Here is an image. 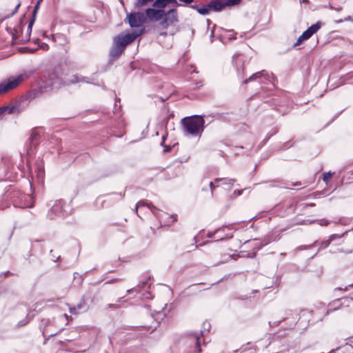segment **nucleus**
I'll list each match as a JSON object with an SVG mask.
<instances>
[{
    "instance_id": "423d86ee",
    "label": "nucleus",
    "mask_w": 353,
    "mask_h": 353,
    "mask_svg": "<svg viewBox=\"0 0 353 353\" xmlns=\"http://www.w3.org/2000/svg\"><path fill=\"white\" fill-rule=\"evenodd\" d=\"M226 230H236V228L235 224H230L228 225H223L221 228H219L213 231H208L207 232V237L209 239H214V241H221L226 239H229L232 238V232L225 234L224 235L219 234V233L222 232H225Z\"/></svg>"
},
{
    "instance_id": "f704fd0d",
    "label": "nucleus",
    "mask_w": 353,
    "mask_h": 353,
    "mask_svg": "<svg viewBox=\"0 0 353 353\" xmlns=\"http://www.w3.org/2000/svg\"><path fill=\"white\" fill-rule=\"evenodd\" d=\"M21 6V1L20 0H18V3L16 5L15 8H14V10L12 12V13L8 16L9 17H12L13 15H14L19 10V8Z\"/></svg>"
},
{
    "instance_id": "f8f14e48",
    "label": "nucleus",
    "mask_w": 353,
    "mask_h": 353,
    "mask_svg": "<svg viewBox=\"0 0 353 353\" xmlns=\"http://www.w3.org/2000/svg\"><path fill=\"white\" fill-rule=\"evenodd\" d=\"M41 135L37 129H33L30 133L27 143V154L29 156L32 155L37 147L40 143Z\"/></svg>"
},
{
    "instance_id": "72a5a7b5",
    "label": "nucleus",
    "mask_w": 353,
    "mask_h": 353,
    "mask_svg": "<svg viewBox=\"0 0 353 353\" xmlns=\"http://www.w3.org/2000/svg\"><path fill=\"white\" fill-rule=\"evenodd\" d=\"M301 35L302 38H304L305 40L309 39L312 36V34L307 29L305 31H304Z\"/></svg>"
},
{
    "instance_id": "c85d7f7f",
    "label": "nucleus",
    "mask_w": 353,
    "mask_h": 353,
    "mask_svg": "<svg viewBox=\"0 0 353 353\" xmlns=\"http://www.w3.org/2000/svg\"><path fill=\"white\" fill-rule=\"evenodd\" d=\"M330 243H331V241L329 239L321 242L319 243V251L327 248L329 246V245L330 244Z\"/></svg>"
},
{
    "instance_id": "680f3d73",
    "label": "nucleus",
    "mask_w": 353,
    "mask_h": 353,
    "mask_svg": "<svg viewBox=\"0 0 353 353\" xmlns=\"http://www.w3.org/2000/svg\"><path fill=\"white\" fill-rule=\"evenodd\" d=\"M26 323H27V322H24V323L20 322L19 325L20 326L25 325Z\"/></svg>"
},
{
    "instance_id": "c9c22d12",
    "label": "nucleus",
    "mask_w": 353,
    "mask_h": 353,
    "mask_svg": "<svg viewBox=\"0 0 353 353\" xmlns=\"http://www.w3.org/2000/svg\"><path fill=\"white\" fill-rule=\"evenodd\" d=\"M344 235V234H332L329 236V239L331 241V242L335 239H340Z\"/></svg>"
},
{
    "instance_id": "79ce46f5",
    "label": "nucleus",
    "mask_w": 353,
    "mask_h": 353,
    "mask_svg": "<svg viewBox=\"0 0 353 353\" xmlns=\"http://www.w3.org/2000/svg\"><path fill=\"white\" fill-rule=\"evenodd\" d=\"M318 222H319V225H323V226L327 225L330 223V221L326 219H321V220H319Z\"/></svg>"
},
{
    "instance_id": "5fc2aeb1",
    "label": "nucleus",
    "mask_w": 353,
    "mask_h": 353,
    "mask_svg": "<svg viewBox=\"0 0 353 353\" xmlns=\"http://www.w3.org/2000/svg\"><path fill=\"white\" fill-rule=\"evenodd\" d=\"M222 181H226V180L225 179V178H216L214 179V183H219V182H221Z\"/></svg>"
},
{
    "instance_id": "4468645a",
    "label": "nucleus",
    "mask_w": 353,
    "mask_h": 353,
    "mask_svg": "<svg viewBox=\"0 0 353 353\" xmlns=\"http://www.w3.org/2000/svg\"><path fill=\"white\" fill-rule=\"evenodd\" d=\"M144 14L145 16V20L148 19L152 21H161L163 15H165V10L148 8L145 10Z\"/></svg>"
},
{
    "instance_id": "e2e57ef3",
    "label": "nucleus",
    "mask_w": 353,
    "mask_h": 353,
    "mask_svg": "<svg viewBox=\"0 0 353 353\" xmlns=\"http://www.w3.org/2000/svg\"><path fill=\"white\" fill-rule=\"evenodd\" d=\"M207 23L209 26L212 23V21L210 19H207Z\"/></svg>"
},
{
    "instance_id": "39448f33",
    "label": "nucleus",
    "mask_w": 353,
    "mask_h": 353,
    "mask_svg": "<svg viewBox=\"0 0 353 353\" xmlns=\"http://www.w3.org/2000/svg\"><path fill=\"white\" fill-rule=\"evenodd\" d=\"M24 80L23 74L10 77L0 83V95L5 94L18 87Z\"/></svg>"
},
{
    "instance_id": "6e6d98bb",
    "label": "nucleus",
    "mask_w": 353,
    "mask_h": 353,
    "mask_svg": "<svg viewBox=\"0 0 353 353\" xmlns=\"http://www.w3.org/2000/svg\"><path fill=\"white\" fill-rule=\"evenodd\" d=\"M215 27H216V25H214L212 29L211 30V34H210L211 38H212L214 37V32Z\"/></svg>"
},
{
    "instance_id": "7ed1b4c3",
    "label": "nucleus",
    "mask_w": 353,
    "mask_h": 353,
    "mask_svg": "<svg viewBox=\"0 0 353 353\" xmlns=\"http://www.w3.org/2000/svg\"><path fill=\"white\" fill-rule=\"evenodd\" d=\"M266 103L281 115L288 113L291 108V102L288 99L287 94L283 91H277L269 100H266Z\"/></svg>"
},
{
    "instance_id": "412c9836",
    "label": "nucleus",
    "mask_w": 353,
    "mask_h": 353,
    "mask_svg": "<svg viewBox=\"0 0 353 353\" xmlns=\"http://www.w3.org/2000/svg\"><path fill=\"white\" fill-rule=\"evenodd\" d=\"M263 71L264 70L257 72L252 74L249 78L245 79L243 81V83H248V82H251V81H256L259 83H262L263 82Z\"/></svg>"
},
{
    "instance_id": "3c124183",
    "label": "nucleus",
    "mask_w": 353,
    "mask_h": 353,
    "mask_svg": "<svg viewBox=\"0 0 353 353\" xmlns=\"http://www.w3.org/2000/svg\"><path fill=\"white\" fill-rule=\"evenodd\" d=\"M179 1L185 4H190L194 1V0H179Z\"/></svg>"
},
{
    "instance_id": "e433bc0d",
    "label": "nucleus",
    "mask_w": 353,
    "mask_h": 353,
    "mask_svg": "<svg viewBox=\"0 0 353 353\" xmlns=\"http://www.w3.org/2000/svg\"><path fill=\"white\" fill-rule=\"evenodd\" d=\"M190 8L192 9L196 10L198 12V13H199V10L203 8V4H201V5H198V4L190 5Z\"/></svg>"
},
{
    "instance_id": "5701e85b",
    "label": "nucleus",
    "mask_w": 353,
    "mask_h": 353,
    "mask_svg": "<svg viewBox=\"0 0 353 353\" xmlns=\"http://www.w3.org/2000/svg\"><path fill=\"white\" fill-rule=\"evenodd\" d=\"M200 337L197 335H195L192 338V342L194 343V350H191L189 353H199L201 352V349L200 347Z\"/></svg>"
},
{
    "instance_id": "6ab92c4d",
    "label": "nucleus",
    "mask_w": 353,
    "mask_h": 353,
    "mask_svg": "<svg viewBox=\"0 0 353 353\" xmlns=\"http://www.w3.org/2000/svg\"><path fill=\"white\" fill-rule=\"evenodd\" d=\"M168 4H173L176 6H181V4L178 3L177 0H154L152 6L154 7L162 8Z\"/></svg>"
},
{
    "instance_id": "69168bd1",
    "label": "nucleus",
    "mask_w": 353,
    "mask_h": 353,
    "mask_svg": "<svg viewBox=\"0 0 353 353\" xmlns=\"http://www.w3.org/2000/svg\"><path fill=\"white\" fill-rule=\"evenodd\" d=\"M109 307H114V308L116 307L115 305H113V304H110Z\"/></svg>"
},
{
    "instance_id": "13d9d810",
    "label": "nucleus",
    "mask_w": 353,
    "mask_h": 353,
    "mask_svg": "<svg viewBox=\"0 0 353 353\" xmlns=\"http://www.w3.org/2000/svg\"><path fill=\"white\" fill-rule=\"evenodd\" d=\"M170 146H165L163 149L164 152H169L170 150Z\"/></svg>"
},
{
    "instance_id": "4d7b16f0",
    "label": "nucleus",
    "mask_w": 353,
    "mask_h": 353,
    "mask_svg": "<svg viewBox=\"0 0 353 353\" xmlns=\"http://www.w3.org/2000/svg\"><path fill=\"white\" fill-rule=\"evenodd\" d=\"M121 262L122 263H129V262H131V261L129 260V257H127V258H125L124 259H122Z\"/></svg>"
},
{
    "instance_id": "0eeeda50",
    "label": "nucleus",
    "mask_w": 353,
    "mask_h": 353,
    "mask_svg": "<svg viewBox=\"0 0 353 353\" xmlns=\"http://www.w3.org/2000/svg\"><path fill=\"white\" fill-rule=\"evenodd\" d=\"M147 205L151 210L152 214L159 219H163L165 216H168L169 220L166 221V225H169L176 221V215H168L167 213L158 212L159 210L152 203H147L145 201H139L135 207V212H137L138 208Z\"/></svg>"
},
{
    "instance_id": "b1692460",
    "label": "nucleus",
    "mask_w": 353,
    "mask_h": 353,
    "mask_svg": "<svg viewBox=\"0 0 353 353\" xmlns=\"http://www.w3.org/2000/svg\"><path fill=\"white\" fill-rule=\"evenodd\" d=\"M34 19H30V21L28 23V28H27V35L26 39H22V41L24 42H27L30 40V37L32 32V28L34 25Z\"/></svg>"
},
{
    "instance_id": "cd10ccee",
    "label": "nucleus",
    "mask_w": 353,
    "mask_h": 353,
    "mask_svg": "<svg viewBox=\"0 0 353 353\" xmlns=\"http://www.w3.org/2000/svg\"><path fill=\"white\" fill-rule=\"evenodd\" d=\"M49 323H50V321L48 319H43L41 321V324L40 327L42 330V334H43V336H45L46 328Z\"/></svg>"
},
{
    "instance_id": "4be33fe9",
    "label": "nucleus",
    "mask_w": 353,
    "mask_h": 353,
    "mask_svg": "<svg viewBox=\"0 0 353 353\" xmlns=\"http://www.w3.org/2000/svg\"><path fill=\"white\" fill-rule=\"evenodd\" d=\"M86 305L84 301H82L80 303L77 304L76 306L70 307V312L73 314H78L81 310H86Z\"/></svg>"
},
{
    "instance_id": "a19ab883",
    "label": "nucleus",
    "mask_w": 353,
    "mask_h": 353,
    "mask_svg": "<svg viewBox=\"0 0 353 353\" xmlns=\"http://www.w3.org/2000/svg\"><path fill=\"white\" fill-rule=\"evenodd\" d=\"M244 190H236L233 192V197H237L242 194Z\"/></svg>"
},
{
    "instance_id": "0e129e2a",
    "label": "nucleus",
    "mask_w": 353,
    "mask_h": 353,
    "mask_svg": "<svg viewBox=\"0 0 353 353\" xmlns=\"http://www.w3.org/2000/svg\"><path fill=\"white\" fill-rule=\"evenodd\" d=\"M269 82H270V80H268V79L266 78V83H265L266 88L268 87Z\"/></svg>"
},
{
    "instance_id": "a878e982",
    "label": "nucleus",
    "mask_w": 353,
    "mask_h": 353,
    "mask_svg": "<svg viewBox=\"0 0 353 353\" xmlns=\"http://www.w3.org/2000/svg\"><path fill=\"white\" fill-rule=\"evenodd\" d=\"M241 0H223L224 8L227 6H234L240 3Z\"/></svg>"
},
{
    "instance_id": "6e6552de",
    "label": "nucleus",
    "mask_w": 353,
    "mask_h": 353,
    "mask_svg": "<svg viewBox=\"0 0 353 353\" xmlns=\"http://www.w3.org/2000/svg\"><path fill=\"white\" fill-rule=\"evenodd\" d=\"M43 92L44 90L41 87L30 90L19 98V107L26 108L32 100L40 97Z\"/></svg>"
},
{
    "instance_id": "ddd939ff",
    "label": "nucleus",
    "mask_w": 353,
    "mask_h": 353,
    "mask_svg": "<svg viewBox=\"0 0 353 353\" xmlns=\"http://www.w3.org/2000/svg\"><path fill=\"white\" fill-rule=\"evenodd\" d=\"M178 21L177 10L176 8H171L167 12L165 11V15L160 22L161 26L166 28Z\"/></svg>"
},
{
    "instance_id": "f03ea898",
    "label": "nucleus",
    "mask_w": 353,
    "mask_h": 353,
    "mask_svg": "<svg viewBox=\"0 0 353 353\" xmlns=\"http://www.w3.org/2000/svg\"><path fill=\"white\" fill-rule=\"evenodd\" d=\"M181 125L185 134L200 137L205 129V121L201 115H192L181 119Z\"/></svg>"
},
{
    "instance_id": "f257e3e1",
    "label": "nucleus",
    "mask_w": 353,
    "mask_h": 353,
    "mask_svg": "<svg viewBox=\"0 0 353 353\" xmlns=\"http://www.w3.org/2000/svg\"><path fill=\"white\" fill-rule=\"evenodd\" d=\"M145 28L140 30H132L128 32H121L114 37L113 45L110 50V59H117L124 51L126 46L132 43L138 37L143 34Z\"/></svg>"
},
{
    "instance_id": "a211bd4d",
    "label": "nucleus",
    "mask_w": 353,
    "mask_h": 353,
    "mask_svg": "<svg viewBox=\"0 0 353 353\" xmlns=\"http://www.w3.org/2000/svg\"><path fill=\"white\" fill-rule=\"evenodd\" d=\"M233 64L236 67V73L239 77L242 78L243 77V65L241 59L239 56L233 57L232 60Z\"/></svg>"
},
{
    "instance_id": "393cba45",
    "label": "nucleus",
    "mask_w": 353,
    "mask_h": 353,
    "mask_svg": "<svg viewBox=\"0 0 353 353\" xmlns=\"http://www.w3.org/2000/svg\"><path fill=\"white\" fill-rule=\"evenodd\" d=\"M154 0H137L136 3H134V6L137 8H139L143 6H147L151 2H154Z\"/></svg>"
},
{
    "instance_id": "bf43d9fd",
    "label": "nucleus",
    "mask_w": 353,
    "mask_h": 353,
    "mask_svg": "<svg viewBox=\"0 0 353 353\" xmlns=\"http://www.w3.org/2000/svg\"><path fill=\"white\" fill-rule=\"evenodd\" d=\"M43 1V0H37L36 4L34 5V6H37L38 8H39L40 6V4Z\"/></svg>"
},
{
    "instance_id": "49530a36",
    "label": "nucleus",
    "mask_w": 353,
    "mask_h": 353,
    "mask_svg": "<svg viewBox=\"0 0 353 353\" xmlns=\"http://www.w3.org/2000/svg\"><path fill=\"white\" fill-rule=\"evenodd\" d=\"M39 48L44 50H48L49 48V46L47 43L42 42L40 43Z\"/></svg>"
},
{
    "instance_id": "58836bf2",
    "label": "nucleus",
    "mask_w": 353,
    "mask_h": 353,
    "mask_svg": "<svg viewBox=\"0 0 353 353\" xmlns=\"http://www.w3.org/2000/svg\"><path fill=\"white\" fill-rule=\"evenodd\" d=\"M352 21V17L350 16H348V17L344 18L343 19H341L339 20H335L334 22L336 23H343V21Z\"/></svg>"
},
{
    "instance_id": "4c0bfd02",
    "label": "nucleus",
    "mask_w": 353,
    "mask_h": 353,
    "mask_svg": "<svg viewBox=\"0 0 353 353\" xmlns=\"http://www.w3.org/2000/svg\"><path fill=\"white\" fill-rule=\"evenodd\" d=\"M117 102H119L120 103V99H116L115 101V103H114V114H117L118 112L119 111L120 108H121V105H119L117 108Z\"/></svg>"
},
{
    "instance_id": "c03bdc74",
    "label": "nucleus",
    "mask_w": 353,
    "mask_h": 353,
    "mask_svg": "<svg viewBox=\"0 0 353 353\" xmlns=\"http://www.w3.org/2000/svg\"><path fill=\"white\" fill-rule=\"evenodd\" d=\"M39 9V8H38L37 6L34 7V10L32 12V18L31 19H34V21H35L36 16H37Z\"/></svg>"
},
{
    "instance_id": "052dcab7",
    "label": "nucleus",
    "mask_w": 353,
    "mask_h": 353,
    "mask_svg": "<svg viewBox=\"0 0 353 353\" xmlns=\"http://www.w3.org/2000/svg\"><path fill=\"white\" fill-rule=\"evenodd\" d=\"M165 139V135H163V136L162 137V142H161V145H163V143L164 142Z\"/></svg>"
},
{
    "instance_id": "a18cd8bd",
    "label": "nucleus",
    "mask_w": 353,
    "mask_h": 353,
    "mask_svg": "<svg viewBox=\"0 0 353 353\" xmlns=\"http://www.w3.org/2000/svg\"><path fill=\"white\" fill-rule=\"evenodd\" d=\"M44 174V170L43 168H37V175L39 177H42Z\"/></svg>"
},
{
    "instance_id": "8fccbe9b",
    "label": "nucleus",
    "mask_w": 353,
    "mask_h": 353,
    "mask_svg": "<svg viewBox=\"0 0 353 353\" xmlns=\"http://www.w3.org/2000/svg\"><path fill=\"white\" fill-rule=\"evenodd\" d=\"M36 51V49H31L30 48H24V52H28L29 53H34Z\"/></svg>"
},
{
    "instance_id": "20e7f679",
    "label": "nucleus",
    "mask_w": 353,
    "mask_h": 353,
    "mask_svg": "<svg viewBox=\"0 0 353 353\" xmlns=\"http://www.w3.org/2000/svg\"><path fill=\"white\" fill-rule=\"evenodd\" d=\"M10 199L16 208H32L34 205L33 198L30 194H23L21 192H14Z\"/></svg>"
},
{
    "instance_id": "473e14b6",
    "label": "nucleus",
    "mask_w": 353,
    "mask_h": 353,
    "mask_svg": "<svg viewBox=\"0 0 353 353\" xmlns=\"http://www.w3.org/2000/svg\"><path fill=\"white\" fill-rule=\"evenodd\" d=\"M226 181H222L223 184L228 185V188L230 189L232 185H233L234 182L235 181V179H225Z\"/></svg>"
},
{
    "instance_id": "bb28decb",
    "label": "nucleus",
    "mask_w": 353,
    "mask_h": 353,
    "mask_svg": "<svg viewBox=\"0 0 353 353\" xmlns=\"http://www.w3.org/2000/svg\"><path fill=\"white\" fill-rule=\"evenodd\" d=\"M320 28H321V23L317 22L315 24H313L310 27H309L307 28V30L313 35L315 32H316L320 29Z\"/></svg>"
},
{
    "instance_id": "aec40b11",
    "label": "nucleus",
    "mask_w": 353,
    "mask_h": 353,
    "mask_svg": "<svg viewBox=\"0 0 353 353\" xmlns=\"http://www.w3.org/2000/svg\"><path fill=\"white\" fill-rule=\"evenodd\" d=\"M48 81V83L51 86L52 89L59 88L62 83L61 79L58 77L54 73H51L49 74Z\"/></svg>"
},
{
    "instance_id": "f3484780",
    "label": "nucleus",
    "mask_w": 353,
    "mask_h": 353,
    "mask_svg": "<svg viewBox=\"0 0 353 353\" xmlns=\"http://www.w3.org/2000/svg\"><path fill=\"white\" fill-rule=\"evenodd\" d=\"M25 108L19 107V99L16 102L14 105L12 106H4L0 108V115H1L5 111H8V114H13L16 112H20Z\"/></svg>"
},
{
    "instance_id": "338daca9",
    "label": "nucleus",
    "mask_w": 353,
    "mask_h": 353,
    "mask_svg": "<svg viewBox=\"0 0 353 353\" xmlns=\"http://www.w3.org/2000/svg\"><path fill=\"white\" fill-rule=\"evenodd\" d=\"M203 325H204V326L208 325V327H210V324H209V323H203Z\"/></svg>"
},
{
    "instance_id": "603ef678",
    "label": "nucleus",
    "mask_w": 353,
    "mask_h": 353,
    "mask_svg": "<svg viewBox=\"0 0 353 353\" xmlns=\"http://www.w3.org/2000/svg\"><path fill=\"white\" fill-rule=\"evenodd\" d=\"M330 8L331 10H336L337 12H340L341 10H342V7L334 8L332 5H330Z\"/></svg>"
},
{
    "instance_id": "37998d69",
    "label": "nucleus",
    "mask_w": 353,
    "mask_h": 353,
    "mask_svg": "<svg viewBox=\"0 0 353 353\" xmlns=\"http://www.w3.org/2000/svg\"><path fill=\"white\" fill-rule=\"evenodd\" d=\"M209 186L210 188L211 194L213 195V192L214 189L216 188V185H214V183L213 181H210L209 183Z\"/></svg>"
},
{
    "instance_id": "9d476101",
    "label": "nucleus",
    "mask_w": 353,
    "mask_h": 353,
    "mask_svg": "<svg viewBox=\"0 0 353 353\" xmlns=\"http://www.w3.org/2000/svg\"><path fill=\"white\" fill-rule=\"evenodd\" d=\"M125 21H128L131 28H139L145 22V16L141 12H130L127 14Z\"/></svg>"
},
{
    "instance_id": "2eb2a0df",
    "label": "nucleus",
    "mask_w": 353,
    "mask_h": 353,
    "mask_svg": "<svg viewBox=\"0 0 353 353\" xmlns=\"http://www.w3.org/2000/svg\"><path fill=\"white\" fill-rule=\"evenodd\" d=\"M245 256H249V254H246L245 252H241V254H223L221 255V260L219 261L217 265H221L226 263H232L234 261H236L239 259L244 258Z\"/></svg>"
},
{
    "instance_id": "864d4df0",
    "label": "nucleus",
    "mask_w": 353,
    "mask_h": 353,
    "mask_svg": "<svg viewBox=\"0 0 353 353\" xmlns=\"http://www.w3.org/2000/svg\"><path fill=\"white\" fill-rule=\"evenodd\" d=\"M234 231V230H226L225 232H222L219 233V234L224 235L225 234H228V233L232 232V235L233 236Z\"/></svg>"
},
{
    "instance_id": "9b49d317",
    "label": "nucleus",
    "mask_w": 353,
    "mask_h": 353,
    "mask_svg": "<svg viewBox=\"0 0 353 353\" xmlns=\"http://www.w3.org/2000/svg\"><path fill=\"white\" fill-rule=\"evenodd\" d=\"M223 8V0H212L207 4H203V8L199 10V14L208 15L211 11L219 12Z\"/></svg>"
},
{
    "instance_id": "2f4dec72",
    "label": "nucleus",
    "mask_w": 353,
    "mask_h": 353,
    "mask_svg": "<svg viewBox=\"0 0 353 353\" xmlns=\"http://www.w3.org/2000/svg\"><path fill=\"white\" fill-rule=\"evenodd\" d=\"M318 243V241H316L313 244L309 245H302L300 247H298L296 248V250H306V249H312L314 247L315 245Z\"/></svg>"
},
{
    "instance_id": "1a4fd4ad",
    "label": "nucleus",
    "mask_w": 353,
    "mask_h": 353,
    "mask_svg": "<svg viewBox=\"0 0 353 353\" xmlns=\"http://www.w3.org/2000/svg\"><path fill=\"white\" fill-rule=\"evenodd\" d=\"M64 201L63 200H56L53 201L50 210L47 214V218L49 220H54L57 218L62 217L63 212Z\"/></svg>"
},
{
    "instance_id": "09e8293b",
    "label": "nucleus",
    "mask_w": 353,
    "mask_h": 353,
    "mask_svg": "<svg viewBox=\"0 0 353 353\" xmlns=\"http://www.w3.org/2000/svg\"><path fill=\"white\" fill-rule=\"evenodd\" d=\"M61 331H62V329H61V330H60L59 332H55V333H54V334H50V335L48 336V337L47 339H46V340L44 341L43 344H46V343L47 340H48L50 337H51V336H52L57 335V334H59Z\"/></svg>"
},
{
    "instance_id": "de8ad7c7",
    "label": "nucleus",
    "mask_w": 353,
    "mask_h": 353,
    "mask_svg": "<svg viewBox=\"0 0 353 353\" xmlns=\"http://www.w3.org/2000/svg\"><path fill=\"white\" fill-rule=\"evenodd\" d=\"M305 39L304 38H302V35H301L296 42L294 43V46H299L300 45L303 41H305Z\"/></svg>"
},
{
    "instance_id": "ea45409f",
    "label": "nucleus",
    "mask_w": 353,
    "mask_h": 353,
    "mask_svg": "<svg viewBox=\"0 0 353 353\" xmlns=\"http://www.w3.org/2000/svg\"><path fill=\"white\" fill-rule=\"evenodd\" d=\"M278 132V128L274 127L269 132V136L266 137V141L272 135L275 134Z\"/></svg>"
},
{
    "instance_id": "7c9ffc66",
    "label": "nucleus",
    "mask_w": 353,
    "mask_h": 353,
    "mask_svg": "<svg viewBox=\"0 0 353 353\" xmlns=\"http://www.w3.org/2000/svg\"><path fill=\"white\" fill-rule=\"evenodd\" d=\"M108 196H113L117 201L122 200L124 198V194H122L121 193H111L108 194Z\"/></svg>"
},
{
    "instance_id": "dca6fc26",
    "label": "nucleus",
    "mask_w": 353,
    "mask_h": 353,
    "mask_svg": "<svg viewBox=\"0 0 353 353\" xmlns=\"http://www.w3.org/2000/svg\"><path fill=\"white\" fill-rule=\"evenodd\" d=\"M70 83H86L93 85H98L95 83L94 79L88 77H84L81 74H74L70 79Z\"/></svg>"
},
{
    "instance_id": "774afa93",
    "label": "nucleus",
    "mask_w": 353,
    "mask_h": 353,
    "mask_svg": "<svg viewBox=\"0 0 353 353\" xmlns=\"http://www.w3.org/2000/svg\"><path fill=\"white\" fill-rule=\"evenodd\" d=\"M60 259V256H57V259H52L53 261H57Z\"/></svg>"
},
{
    "instance_id": "c756f323",
    "label": "nucleus",
    "mask_w": 353,
    "mask_h": 353,
    "mask_svg": "<svg viewBox=\"0 0 353 353\" xmlns=\"http://www.w3.org/2000/svg\"><path fill=\"white\" fill-rule=\"evenodd\" d=\"M334 174V172H325L323 174V180L325 182L326 184L327 183L330 177H332Z\"/></svg>"
}]
</instances>
